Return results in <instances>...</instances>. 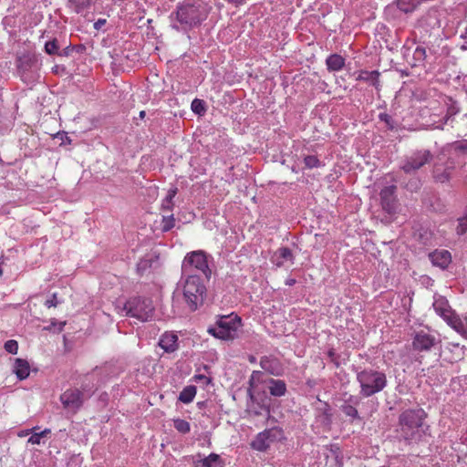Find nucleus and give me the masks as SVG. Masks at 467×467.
I'll return each mask as SVG.
<instances>
[{
	"mask_svg": "<svg viewBox=\"0 0 467 467\" xmlns=\"http://www.w3.org/2000/svg\"><path fill=\"white\" fill-rule=\"evenodd\" d=\"M426 57H427L426 47L421 45H419L416 47L415 50L413 51L412 61H408V62L412 67H422V66H424Z\"/></svg>",
	"mask_w": 467,
	"mask_h": 467,
	"instance_id": "a878e982",
	"label": "nucleus"
},
{
	"mask_svg": "<svg viewBox=\"0 0 467 467\" xmlns=\"http://www.w3.org/2000/svg\"><path fill=\"white\" fill-rule=\"evenodd\" d=\"M154 310L155 307L150 298L132 296L123 304L119 313H125L126 317H135L145 322L152 318Z\"/></svg>",
	"mask_w": 467,
	"mask_h": 467,
	"instance_id": "0eeeda50",
	"label": "nucleus"
},
{
	"mask_svg": "<svg viewBox=\"0 0 467 467\" xmlns=\"http://www.w3.org/2000/svg\"><path fill=\"white\" fill-rule=\"evenodd\" d=\"M16 66L21 79L26 82L32 79L33 73L39 68L38 58L35 54L25 53L17 56Z\"/></svg>",
	"mask_w": 467,
	"mask_h": 467,
	"instance_id": "9d476101",
	"label": "nucleus"
},
{
	"mask_svg": "<svg viewBox=\"0 0 467 467\" xmlns=\"http://www.w3.org/2000/svg\"><path fill=\"white\" fill-rule=\"evenodd\" d=\"M428 257L433 266L442 271L447 270L452 262L451 254L446 249H435L429 253Z\"/></svg>",
	"mask_w": 467,
	"mask_h": 467,
	"instance_id": "4468645a",
	"label": "nucleus"
},
{
	"mask_svg": "<svg viewBox=\"0 0 467 467\" xmlns=\"http://www.w3.org/2000/svg\"><path fill=\"white\" fill-rule=\"evenodd\" d=\"M199 462L201 463V467H222L220 456L213 452L200 460Z\"/></svg>",
	"mask_w": 467,
	"mask_h": 467,
	"instance_id": "2f4dec72",
	"label": "nucleus"
},
{
	"mask_svg": "<svg viewBox=\"0 0 467 467\" xmlns=\"http://www.w3.org/2000/svg\"><path fill=\"white\" fill-rule=\"evenodd\" d=\"M40 433L42 434V436L44 438V437H47L48 434L51 433V430L50 429H45L44 431H40Z\"/></svg>",
	"mask_w": 467,
	"mask_h": 467,
	"instance_id": "0e129e2a",
	"label": "nucleus"
},
{
	"mask_svg": "<svg viewBox=\"0 0 467 467\" xmlns=\"http://www.w3.org/2000/svg\"><path fill=\"white\" fill-rule=\"evenodd\" d=\"M58 300L57 298V294H53L52 296L47 299L46 302H45V306L47 307V308H50V307H55L58 305Z\"/></svg>",
	"mask_w": 467,
	"mask_h": 467,
	"instance_id": "603ef678",
	"label": "nucleus"
},
{
	"mask_svg": "<svg viewBox=\"0 0 467 467\" xmlns=\"http://www.w3.org/2000/svg\"><path fill=\"white\" fill-rule=\"evenodd\" d=\"M260 367L275 377H280L284 374V367L281 361L273 356H263L260 358Z\"/></svg>",
	"mask_w": 467,
	"mask_h": 467,
	"instance_id": "2eb2a0df",
	"label": "nucleus"
},
{
	"mask_svg": "<svg viewBox=\"0 0 467 467\" xmlns=\"http://www.w3.org/2000/svg\"><path fill=\"white\" fill-rule=\"evenodd\" d=\"M285 283L286 285L292 286L296 283V280L295 278H287Z\"/></svg>",
	"mask_w": 467,
	"mask_h": 467,
	"instance_id": "bf43d9fd",
	"label": "nucleus"
},
{
	"mask_svg": "<svg viewBox=\"0 0 467 467\" xmlns=\"http://www.w3.org/2000/svg\"><path fill=\"white\" fill-rule=\"evenodd\" d=\"M263 377V372L259 370H254L250 376V381L261 382V378Z\"/></svg>",
	"mask_w": 467,
	"mask_h": 467,
	"instance_id": "864d4df0",
	"label": "nucleus"
},
{
	"mask_svg": "<svg viewBox=\"0 0 467 467\" xmlns=\"http://www.w3.org/2000/svg\"><path fill=\"white\" fill-rule=\"evenodd\" d=\"M445 322L463 338L467 339V317L462 319L455 312Z\"/></svg>",
	"mask_w": 467,
	"mask_h": 467,
	"instance_id": "6ab92c4d",
	"label": "nucleus"
},
{
	"mask_svg": "<svg viewBox=\"0 0 467 467\" xmlns=\"http://www.w3.org/2000/svg\"><path fill=\"white\" fill-rule=\"evenodd\" d=\"M161 207H162V210H164V211L165 210L171 211V210H172L173 202L167 203L165 201H163Z\"/></svg>",
	"mask_w": 467,
	"mask_h": 467,
	"instance_id": "13d9d810",
	"label": "nucleus"
},
{
	"mask_svg": "<svg viewBox=\"0 0 467 467\" xmlns=\"http://www.w3.org/2000/svg\"><path fill=\"white\" fill-rule=\"evenodd\" d=\"M96 388L94 387V384L93 383H87V382H83L82 385H81V391L83 393V396L85 394H87V397L89 398L91 397L94 392L96 391Z\"/></svg>",
	"mask_w": 467,
	"mask_h": 467,
	"instance_id": "49530a36",
	"label": "nucleus"
},
{
	"mask_svg": "<svg viewBox=\"0 0 467 467\" xmlns=\"http://www.w3.org/2000/svg\"><path fill=\"white\" fill-rule=\"evenodd\" d=\"M205 281L202 275H182L181 277L184 302L192 312L204 304L207 296Z\"/></svg>",
	"mask_w": 467,
	"mask_h": 467,
	"instance_id": "39448f33",
	"label": "nucleus"
},
{
	"mask_svg": "<svg viewBox=\"0 0 467 467\" xmlns=\"http://www.w3.org/2000/svg\"><path fill=\"white\" fill-rule=\"evenodd\" d=\"M193 378L196 381H202L205 384H209L212 381L211 378H208L202 374H196V375H194Z\"/></svg>",
	"mask_w": 467,
	"mask_h": 467,
	"instance_id": "5fc2aeb1",
	"label": "nucleus"
},
{
	"mask_svg": "<svg viewBox=\"0 0 467 467\" xmlns=\"http://www.w3.org/2000/svg\"><path fill=\"white\" fill-rule=\"evenodd\" d=\"M304 163L307 169L318 168L322 165L321 161L316 155H306Z\"/></svg>",
	"mask_w": 467,
	"mask_h": 467,
	"instance_id": "58836bf2",
	"label": "nucleus"
},
{
	"mask_svg": "<svg viewBox=\"0 0 467 467\" xmlns=\"http://www.w3.org/2000/svg\"><path fill=\"white\" fill-rule=\"evenodd\" d=\"M466 35H467V28H466L465 34L462 35L461 37L466 39L467 38ZM460 49L462 51H467V40H465L464 43L460 46Z\"/></svg>",
	"mask_w": 467,
	"mask_h": 467,
	"instance_id": "4d7b16f0",
	"label": "nucleus"
},
{
	"mask_svg": "<svg viewBox=\"0 0 467 467\" xmlns=\"http://www.w3.org/2000/svg\"><path fill=\"white\" fill-rule=\"evenodd\" d=\"M197 388L194 385H189L183 388L180 392L178 400L182 403L188 404L192 402L196 395Z\"/></svg>",
	"mask_w": 467,
	"mask_h": 467,
	"instance_id": "c85d7f7f",
	"label": "nucleus"
},
{
	"mask_svg": "<svg viewBox=\"0 0 467 467\" xmlns=\"http://www.w3.org/2000/svg\"><path fill=\"white\" fill-rule=\"evenodd\" d=\"M242 327V318L235 313L218 316L214 326H210L207 332L213 337L229 341L235 339L238 329Z\"/></svg>",
	"mask_w": 467,
	"mask_h": 467,
	"instance_id": "423d86ee",
	"label": "nucleus"
},
{
	"mask_svg": "<svg viewBox=\"0 0 467 467\" xmlns=\"http://www.w3.org/2000/svg\"><path fill=\"white\" fill-rule=\"evenodd\" d=\"M339 409L346 417L349 418L350 422H354L355 420H361V417L359 416L357 408L352 406V404L342 403Z\"/></svg>",
	"mask_w": 467,
	"mask_h": 467,
	"instance_id": "c756f323",
	"label": "nucleus"
},
{
	"mask_svg": "<svg viewBox=\"0 0 467 467\" xmlns=\"http://www.w3.org/2000/svg\"><path fill=\"white\" fill-rule=\"evenodd\" d=\"M440 343L435 336L424 331L416 332L412 340V348L415 351H430L433 347Z\"/></svg>",
	"mask_w": 467,
	"mask_h": 467,
	"instance_id": "f8f14e48",
	"label": "nucleus"
},
{
	"mask_svg": "<svg viewBox=\"0 0 467 467\" xmlns=\"http://www.w3.org/2000/svg\"><path fill=\"white\" fill-rule=\"evenodd\" d=\"M456 171V161L453 158H447L445 161H437L431 170L433 182L442 185H451V181Z\"/></svg>",
	"mask_w": 467,
	"mask_h": 467,
	"instance_id": "1a4fd4ad",
	"label": "nucleus"
},
{
	"mask_svg": "<svg viewBox=\"0 0 467 467\" xmlns=\"http://www.w3.org/2000/svg\"><path fill=\"white\" fill-rule=\"evenodd\" d=\"M433 159V154L430 150H416L410 155L405 156L400 164V170L403 173L410 175L417 172L425 164L430 163Z\"/></svg>",
	"mask_w": 467,
	"mask_h": 467,
	"instance_id": "6e6552de",
	"label": "nucleus"
},
{
	"mask_svg": "<svg viewBox=\"0 0 467 467\" xmlns=\"http://www.w3.org/2000/svg\"><path fill=\"white\" fill-rule=\"evenodd\" d=\"M396 182L410 192H417L422 186V182L417 172L410 175L405 173L397 175Z\"/></svg>",
	"mask_w": 467,
	"mask_h": 467,
	"instance_id": "dca6fc26",
	"label": "nucleus"
},
{
	"mask_svg": "<svg viewBox=\"0 0 467 467\" xmlns=\"http://www.w3.org/2000/svg\"><path fill=\"white\" fill-rule=\"evenodd\" d=\"M317 401L319 403V406L317 407L318 416L323 417V423L330 424L332 421V410L330 405L326 401H322L319 398H317Z\"/></svg>",
	"mask_w": 467,
	"mask_h": 467,
	"instance_id": "bb28decb",
	"label": "nucleus"
},
{
	"mask_svg": "<svg viewBox=\"0 0 467 467\" xmlns=\"http://www.w3.org/2000/svg\"><path fill=\"white\" fill-rule=\"evenodd\" d=\"M427 417L428 413L419 406L402 410L396 427L398 439L407 445L422 442L426 436H431Z\"/></svg>",
	"mask_w": 467,
	"mask_h": 467,
	"instance_id": "f257e3e1",
	"label": "nucleus"
},
{
	"mask_svg": "<svg viewBox=\"0 0 467 467\" xmlns=\"http://www.w3.org/2000/svg\"><path fill=\"white\" fill-rule=\"evenodd\" d=\"M269 433V431L259 432L251 442V447L258 451H265L270 447L271 443L267 437Z\"/></svg>",
	"mask_w": 467,
	"mask_h": 467,
	"instance_id": "393cba45",
	"label": "nucleus"
},
{
	"mask_svg": "<svg viewBox=\"0 0 467 467\" xmlns=\"http://www.w3.org/2000/svg\"><path fill=\"white\" fill-rule=\"evenodd\" d=\"M177 192H178L177 187H171V188L168 191V194H167L166 198H165L163 201H165L167 203H171V202H172L173 198H174V197H175V195L177 194Z\"/></svg>",
	"mask_w": 467,
	"mask_h": 467,
	"instance_id": "3c124183",
	"label": "nucleus"
},
{
	"mask_svg": "<svg viewBox=\"0 0 467 467\" xmlns=\"http://www.w3.org/2000/svg\"><path fill=\"white\" fill-rule=\"evenodd\" d=\"M152 265L151 259L142 258L137 264V273L140 275H143L145 272L150 269Z\"/></svg>",
	"mask_w": 467,
	"mask_h": 467,
	"instance_id": "ea45409f",
	"label": "nucleus"
},
{
	"mask_svg": "<svg viewBox=\"0 0 467 467\" xmlns=\"http://www.w3.org/2000/svg\"><path fill=\"white\" fill-rule=\"evenodd\" d=\"M264 431H269V436L268 437V440L270 441V442H273L276 440V433L278 432V431L276 429H269V430H265Z\"/></svg>",
	"mask_w": 467,
	"mask_h": 467,
	"instance_id": "6e6d98bb",
	"label": "nucleus"
},
{
	"mask_svg": "<svg viewBox=\"0 0 467 467\" xmlns=\"http://www.w3.org/2000/svg\"><path fill=\"white\" fill-rule=\"evenodd\" d=\"M173 426L177 431L182 434H187L191 431L190 423L182 419L173 420Z\"/></svg>",
	"mask_w": 467,
	"mask_h": 467,
	"instance_id": "4c0bfd02",
	"label": "nucleus"
},
{
	"mask_svg": "<svg viewBox=\"0 0 467 467\" xmlns=\"http://www.w3.org/2000/svg\"><path fill=\"white\" fill-rule=\"evenodd\" d=\"M380 72L379 70H359L357 80L364 81L370 86H373L378 91L380 90Z\"/></svg>",
	"mask_w": 467,
	"mask_h": 467,
	"instance_id": "412c9836",
	"label": "nucleus"
},
{
	"mask_svg": "<svg viewBox=\"0 0 467 467\" xmlns=\"http://www.w3.org/2000/svg\"><path fill=\"white\" fill-rule=\"evenodd\" d=\"M207 16L206 8L200 4H179L169 16L171 27L178 32H188L200 26Z\"/></svg>",
	"mask_w": 467,
	"mask_h": 467,
	"instance_id": "f03ea898",
	"label": "nucleus"
},
{
	"mask_svg": "<svg viewBox=\"0 0 467 467\" xmlns=\"http://www.w3.org/2000/svg\"><path fill=\"white\" fill-rule=\"evenodd\" d=\"M213 264V258L203 250H195L185 254L181 266L182 275H201L207 282L212 277L211 265Z\"/></svg>",
	"mask_w": 467,
	"mask_h": 467,
	"instance_id": "20e7f679",
	"label": "nucleus"
},
{
	"mask_svg": "<svg viewBox=\"0 0 467 467\" xmlns=\"http://www.w3.org/2000/svg\"><path fill=\"white\" fill-rule=\"evenodd\" d=\"M457 222L458 224L455 231L457 235L462 236L467 233V217L462 215V217L458 218Z\"/></svg>",
	"mask_w": 467,
	"mask_h": 467,
	"instance_id": "a19ab883",
	"label": "nucleus"
},
{
	"mask_svg": "<svg viewBox=\"0 0 467 467\" xmlns=\"http://www.w3.org/2000/svg\"><path fill=\"white\" fill-rule=\"evenodd\" d=\"M255 382L256 381H248V384H249V387L248 388H251V389H254V385H255Z\"/></svg>",
	"mask_w": 467,
	"mask_h": 467,
	"instance_id": "774afa93",
	"label": "nucleus"
},
{
	"mask_svg": "<svg viewBox=\"0 0 467 467\" xmlns=\"http://www.w3.org/2000/svg\"><path fill=\"white\" fill-rule=\"evenodd\" d=\"M43 438L42 434L40 432L33 431V434L29 437L27 442L31 444H37L39 445L41 443V439Z\"/></svg>",
	"mask_w": 467,
	"mask_h": 467,
	"instance_id": "de8ad7c7",
	"label": "nucleus"
},
{
	"mask_svg": "<svg viewBox=\"0 0 467 467\" xmlns=\"http://www.w3.org/2000/svg\"><path fill=\"white\" fill-rule=\"evenodd\" d=\"M327 357L329 358L330 361L338 368L341 365V362L339 360L340 355L336 353V350L333 348H330L327 352Z\"/></svg>",
	"mask_w": 467,
	"mask_h": 467,
	"instance_id": "a18cd8bd",
	"label": "nucleus"
},
{
	"mask_svg": "<svg viewBox=\"0 0 467 467\" xmlns=\"http://www.w3.org/2000/svg\"><path fill=\"white\" fill-rule=\"evenodd\" d=\"M207 405V401H199L197 402V407L200 409V410H202L206 407Z\"/></svg>",
	"mask_w": 467,
	"mask_h": 467,
	"instance_id": "e2e57ef3",
	"label": "nucleus"
},
{
	"mask_svg": "<svg viewBox=\"0 0 467 467\" xmlns=\"http://www.w3.org/2000/svg\"><path fill=\"white\" fill-rule=\"evenodd\" d=\"M91 0H68L67 7L79 14L89 8Z\"/></svg>",
	"mask_w": 467,
	"mask_h": 467,
	"instance_id": "7c9ffc66",
	"label": "nucleus"
},
{
	"mask_svg": "<svg viewBox=\"0 0 467 467\" xmlns=\"http://www.w3.org/2000/svg\"><path fill=\"white\" fill-rule=\"evenodd\" d=\"M434 311L445 321L454 312L449 305L448 300L441 296L434 299L432 304Z\"/></svg>",
	"mask_w": 467,
	"mask_h": 467,
	"instance_id": "4be33fe9",
	"label": "nucleus"
},
{
	"mask_svg": "<svg viewBox=\"0 0 467 467\" xmlns=\"http://www.w3.org/2000/svg\"><path fill=\"white\" fill-rule=\"evenodd\" d=\"M55 140H60L59 145H66L71 143V139L67 136V133L66 131H58L54 135Z\"/></svg>",
	"mask_w": 467,
	"mask_h": 467,
	"instance_id": "c03bdc74",
	"label": "nucleus"
},
{
	"mask_svg": "<svg viewBox=\"0 0 467 467\" xmlns=\"http://www.w3.org/2000/svg\"><path fill=\"white\" fill-rule=\"evenodd\" d=\"M175 220L173 215L169 216H163L162 222H161V231L162 232H169L174 227Z\"/></svg>",
	"mask_w": 467,
	"mask_h": 467,
	"instance_id": "79ce46f5",
	"label": "nucleus"
},
{
	"mask_svg": "<svg viewBox=\"0 0 467 467\" xmlns=\"http://www.w3.org/2000/svg\"><path fill=\"white\" fill-rule=\"evenodd\" d=\"M356 380L359 385V395L369 398L381 392L388 385L387 375L384 371L371 368L353 366Z\"/></svg>",
	"mask_w": 467,
	"mask_h": 467,
	"instance_id": "7ed1b4c3",
	"label": "nucleus"
},
{
	"mask_svg": "<svg viewBox=\"0 0 467 467\" xmlns=\"http://www.w3.org/2000/svg\"><path fill=\"white\" fill-rule=\"evenodd\" d=\"M38 429H39V427H37V426H36V427H34V428H33V429H31V430H27L26 432H24V435L28 434V433H29V431H32V432H33V431H35L36 430H38Z\"/></svg>",
	"mask_w": 467,
	"mask_h": 467,
	"instance_id": "69168bd1",
	"label": "nucleus"
},
{
	"mask_svg": "<svg viewBox=\"0 0 467 467\" xmlns=\"http://www.w3.org/2000/svg\"><path fill=\"white\" fill-rule=\"evenodd\" d=\"M145 116H146V112H145L144 110H141V111L140 112V114H139V117H140V119H144V118H145Z\"/></svg>",
	"mask_w": 467,
	"mask_h": 467,
	"instance_id": "338daca9",
	"label": "nucleus"
},
{
	"mask_svg": "<svg viewBox=\"0 0 467 467\" xmlns=\"http://www.w3.org/2000/svg\"><path fill=\"white\" fill-rule=\"evenodd\" d=\"M73 51L82 54L86 51V47L82 44L80 45H69L65 48L61 49L59 53V57H69Z\"/></svg>",
	"mask_w": 467,
	"mask_h": 467,
	"instance_id": "c9c22d12",
	"label": "nucleus"
},
{
	"mask_svg": "<svg viewBox=\"0 0 467 467\" xmlns=\"http://www.w3.org/2000/svg\"><path fill=\"white\" fill-rule=\"evenodd\" d=\"M58 41L57 38H53L45 44V52L50 56L57 55L60 53Z\"/></svg>",
	"mask_w": 467,
	"mask_h": 467,
	"instance_id": "e433bc0d",
	"label": "nucleus"
},
{
	"mask_svg": "<svg viewBox=\"0 0 467 467\" xmlns=\"http://www.w3.org/2000/svg\"><path fill=\"white\" fill-rule=\"evenodd\" d=\"M346 65V59L339 54L334 53L326 58L327 69L329 72L340 71Z\"/></svg>",
	"mask_w": 467,
	"mask_h": 467,
	"instance_id": "5701e85b",
	"label": "nucleus"
},
{
	"mask_svg": "<svg viewBox=\"0 0 467 467\" xmlns=\"http://www.w3.org/2000/svg\"><path fill=\"white\" fill-rule=\"evenodd\" d=\"M449 103H447V112L444 119V121L442 124H445L448 122V120L459 113L460 107L456 100L452 99L451 98H448Z\"/></svg>",
	"mask_w": 467,
	"mask_h": 467,
	"instance_id": "473e14b6",
	"label": "nucleus"
},
{
	"mask_svg": "<svg viewBox=\"0 0 467 467\" xmlns=\"http://www.w3.org/2000/svg\"><path fill=\"white\" fill-rule=\"evenodd\" d=\"M396 189L397 187L395 185H389L384 187L379 192L381 207L389 214H392L396 212Z\"/></svg>",
	"mask_w": 467,
	"mask_h": 467,
	"instance_id": "ddd939ff",
	"label": "nucleus"
},
{
	"mask_svg": "<svg viewBox=\"0 0 467 467\" xmlns=\"http://www.w3.org/2000/svg\"><path fill=\"white\" fill-rule=\"evenodd\" d=\"M85 396L79 389H68L60 395V401L65 410L75 414L83 406Z\"/></svg>",
	"mask_w": 467,
	"mask_h": 467,
	"instance_id": "9b49d317",
	"label": "nucleus"
},
{
	"mask_svg": "<svg viewBox=\"0 0 467 467\" xmlns=\"http://www.w3.org/2000/svg\"><path fill=\"white\" fill-rule=\"evenodd\" d=\"M455 150L467 155V140H462L455 142Z\"/></svg>",
	"mask_w": 467,
	"mask_h": 467,
	"instance_id": "09e8293b",
	"label": "nucleus"
},
{
	"mask_svg": "<svg viewBox=\"0 0 467 467\" xmlns=\"http://www.w3.org/2000/svg\"><path fill=\"white\" fill-rule=\"evenodd\" d=\"M379 119L385 123L388 130H395L398 128V122L388 113L381 112L379 114Z\"/></svg>",
	"mask_w": 467,
	"mask_h": 467,
	"instance_id": "72a5a7b5",
	"label": "nucleus"
},
{
	"mask_svg": "<svg viewBox=\"0 0 467 467\" xmlns=\"http://www.w3.org/2000/svg\"><path fill=\"white\" fill-rule=\"evenodd\" d=\"M191 109L193 113L199 116H203L207 110L205 101L200 99H194L192 101Z\"/></svg>",
	"mask_w": 467,
	"mask_h": 467,
	"instance_id": "f704fd0d",
	"label": "nucleus"
},
{
	"mask_svg": "<svg viewBox=\"0 0 467 467\" xmlns=\"http://www.w3.org/2000/svg\"><path fill=\"white\" fill-rule=\"evenodd\" d=\"M270 260L276 267H282L285 261H289L291 264H294L295 256L290 248L282 246L273 254Z\"/></svg>",
	"mask_w": 467,
	"mask_h": 467,
	"instance_id": "a211bd4d",
	"label": "nucleus"
},
{
	"mask_svg": "<svg viewBox=\"0 0 467 467\" xmlns=\"http://www.w3.org/2000/svg\"><path fill=\"white\" fill-rule=\"evenodd\" d=\"M13 372L19 380L27 379L30 373L28 361L23 358H16Z\"/></svg>",
	"mask_w": 467,
	"mask_h": 467,
	"instance_id": "b1692460",
	"label": "nucleus"
},
{
	"mask_svg": "<svg viewBox=\"0 0 467 467\" xmlns=\"http://www.w3.org/2000/svg\"><path fill=\"white\" fill-rule=\"evenodd\" d=\"M271 396L275 398L284 397L287 393L286 383L283 379H268L265 381Z\"/></svg>",
	"mask_w": 467,
	"mask_h": 467,
	"instance_id": "aec40b11",
	"label": "nucleus"
},
{
	"mask_svg": "<svg viewBox=\"0 0 467 467\" xmlns=\"http://www.w3.org/2000/svg\"><path fill=\"white\" fill-rule=\"evenodd\" d=\"M361 400V396L349 395L348 399H346L343 403L352 404V406L357 407Z\"/></svg>",
	"mask_w": 467,
	"mask_h": 467,
	"instance_id": "8fccbe9b",
	"label": "nucleus"
},
{
	"mask_svg": "<svg viewBox=\"0 0 467 467\" xmlns=\"http://www.w3.org/2000/svg\"><path fill=\"white\" fill-rule=\"evenodd\" d=\"M395 4L399 10L404 14L414 12L420 5L418 0H395Z\"/></svg>",
	"mask_w": 467,
	"mask_h": 467,
	"instance_id": "cd10ccee",
	"label": "nucleus"
},
{
	"mask_svg": "<svg viewBox=\"0 0 467 467\" xmlns=\"http://www.w3.org/2000/svg\"><path fill=\"white\" fill-rule=\"evenodd\" d=\"M5 350L10 354H16L18 351V343L15 339H9L5 343Z\"/></svg>",
	"mask_w": 467,
	"mask_h": 467,
	"instance_id": "37998d69",
	"label": "nucleus"
},
{
	"mask_svg": "<svg viewBox=\"0 0 467 467\" xmlns=\"http://www.w3.org/2000/svg\"><path fill=\"white\" fill-rule=\"evenodd\" d=\"M158 345L166 353H173L179 348L178 336L173 332H165L161 336Z\"/></svg>",
	"mask_w": 467,
	"mask_h": 467,
	"instance_id": "f3484780",
	"label": "nucleus"
},
{
	"mask_svg": "<svg viewBox=\"0 0 467 467\" xmlns=\"http://www.w3.org/2000/svg\"><path fill=\"white\" fill-rule=\"evenodd\" d=\"M106 23V20L105 19H99L96 23H95V28H99V26L103 24Z\"/></svg>",
	"mask_w": 467,
	"mask_h": 467,
	"instance_id": "680f3d73",
	"label": "nucleus"
},
{
	"mask_svg": "<svg viewBox=\"0 0 467 467\" xmlns=\"http://www.w3.org/2000/svg\"><path fill=\"white\" fill-rule=\"evenodd\" d=\"M247 396L249 397V399L254 401V391H253V389L251 388H248L247 389Z\"/></svg>",
	"mask_w": 467,
	"mask_h": 467,
	"instance_id": "052dcab7",
	"label": "nucleus"
}]
</instances>
